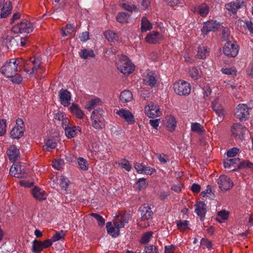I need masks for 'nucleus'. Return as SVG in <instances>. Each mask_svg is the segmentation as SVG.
Returning <instances> with one entry per match:
<instances>
[{"label":"nucleus","mask_w":253,"mask_h":253,"mask_svg":"<svg viewBox=\"0 0 253 253\" xmlns=\"http://www.w3.org/2000/svg\"><path fill=\"white\" fill-rule=\"evenodd\" d=\"M22 59H10L0 68V72L6 78L12 77L17 71V66L21 63Z\"/></svg>","instance_id":"nucleus-1"},{"label":"nucleus","mask_w":253,"mask_h":253,"mask_svg":"<svg viewBox=\"0 0 253 253\" xmlns=\"http://www.w3.org/2000/svg\"><path fill=\"white\" fill-rule=\"evenodd\" d=\"M116 64L118 70L124 75H129L134 70V65L125 55H121Z\"/></svg>","instance_id":"nucleus-2"},{"label":"nucleus","mask_w":253,"mask_h":253,"mask_svg":"<svg viewBox=\"0 0 253 253\" xmlns=\"http://www.w3.org/2000/svg\"><path fill=\"white\" fill-rule=\"evenodd\" d=\"M34 29L33 24L27 20H22L20 23L13 26L11 31L14 33H30Z\"/></svg>","instance_id":"nucleus-3"},{"label":"nucleus","mask_w":253,"mask_h":253,"mask_svg":"<svg viewBox=\"0 0 253 253\" xmlns=\"http://www.w3.org/2000/svg\"><path fill=\"white\" fill-rule=\"evenodd\" d=\"M175 92L179 95H188L191 92V86L189 83L184 81H179L173 84Z\"/></svg>","instance_id":"nucleus-4"},{"label":"nucleus","mask_w":253,"mask_h":253,"mask_svg":"<svg viewBox=\"0 0 253 253\" xmlns=\"http://www.w3.org/2000/svg\"><path fill=\"white\" fill-rule=\"evenodd\" d=\"M223 52L227 56L235 57L238 53L239 46L231 42H227L223 48Z\"/></svg>","instance_id":"nucleus-5"},{"label":"nucleus","mask_w":253,"mask_h":253,"mask_svg":"<svg viewBox=\"0 0 253 253\" xmlns=\"http://www.w3.org/2000/svg\"><path fill=\"white\" fill-rule=\"evenodd\" d=\"M232 135L236 139L242 140L246 132V128L241 124H235L231 128Z\"/></svg>","instance_id":"nucleus-6"},{"label":"nucleus","mask_w":253,"mask_h":253,"mask_svg":"<svg viewBox=\"0 0 253 253\" xmlns=\"http://www.w3.org/2000/svg\"><path fill=\"white\" fill-rule=\"evenodd\" d=\"M151 207V205L148 204H144L140 207L139 211L142 221L148 220L152 217L153 212Z\"/></svg>","instance_id":"nucleus-7"},{"label":"nucleus","mask_w":253,"mask_h":253,"mask_svg":"<svg viewBox=\"0 0 253 253\" xmlns=\"http://www.w3.org/2000/svg\"><path fill=\"white\" fill-rule=\"evenodd\" d=\"M145 114L149 118H154L159 116V106L154 102H150L145 107Z\"/></svg>","instance_id":"nucleus-8"},{"label":"nucleus","mask_w":253,"mask_h":253,"mask_svg":"<svg viewBox=\"0 0 253 253\" xmlns=\"http://www.w3.org/2000/svg\"><path fill=\"white\" fill-rule=\"evenodd\" d=\"M219 27L220 24L216 21H208L204 22L201 31L203 35H207L210 32L216 31Z\"/></svg>","instance_id":"nucleus-9"},{"label":"nucleus","mask_w":253,"mask_h":253,"mask_svg":"<svg viewBox=\"0 0 253 253\" xmlns=\"http://www.w3.org/2000/svg\"><path fill=\"white\" fill-rule=\"evenodd\" d=\"M249 108L247 105L239 104L236 107L235 115L236 117L240 120H245L249 115Z\"/></svg>","instance_id":"nucleus-10"},{"label":"nucleus","mask_w":253,"mask_h":253,"mask_svg":"<svg viewBox=\"0 0 253 253\" xmlns=\"http://www.w3.org/2000/svg\"><path fill=\"white\" fill-rule=\"evenodd\" d=\"M217 183L219 188L221 190H228L231 188L233 185V182L231 179L225 175H222L218 179Z\"/></svg>","instance_id":"nucleus-11"},{"label":"nucleus","mask_w":253,"mask_h":253,"mask_svg":"<svg viewBox=\"0 0 253 253\" xmlns=\"http://www.w3.org/2000/svg\"><path fill=\"white\" fill-rule=\"evenodd\" d=\"M116 114L125 120L128 124H133L135 122L133 114L128 110L121 109L117 111Z\"/></svg>","instance_id":"nucleus-12"},{"label":"nucleus","mask_w":253,"mask_h":253,"mask_svg":"<svg viewBox=\"0 0 253 253\" xmlns=\"http://www.w3.org/2000/svg\"><path fill=\"white\" fill-rule=\"evenodd\" d=\"M59 97L62 105L67 106L70 104L71 95L68 90L61 89L59 92Z\"/></svg>","instance_id":"nucleus-13"},{"label":"nucleus","mask_w":253,"mask_h":253,"mask_svg":"<svg viewBox=\"0 0 253 253\" xmlns=\"http://www.w3.org/2000/svg\"><path fill=\"white\" fill-rule=\"evenodd\" d=\"M9 172L14 177L22 178L25 174L24 167L21 164L14 165L11 167Z\"/></svg>","instance_id":"nucleus-14"},{"label":"nucleus","mask_w":253,"mask_h":253,"mask_svg":"<svg viewBox=\"0 0 253 253\" xmlns=\"http://www.w3.org/2000/svg\"><path fill=\"white\" fill-rule=\"evenodd\" d=\"M244 5L243 0H238L236 1L231 2L225 5V7L227 10L235 14L238 9L242 7Z\"/></svg>","instance_id":"nucleus-15"},{"label":"nucleus","mask_w":253,"mask_h":253,"mask_svg":"<svg viewBox=\"0 0 253 253\" xmlns=\"http://www.w3.org/2000/svg\"><path fill=\"white\" fill-rule=\"evenodd\" d=\"M7 154L9 160L12 162L16 161L19 158V149L15 145H11L9 147Z\"/></svg>","instance_id":"nucleus-16"},{"label":"nucleus","mask_w":253,"mask_h":253,"mask_svg":"<svg viewBox=\"0 0 253 253\" xmlns=\"http://www.w3.org/2000/svg\"><path fill=\"white\" fill-rule=\"evenodd\" d=\"M31 193L33 197L38 200H44L46 198L45 191L37 186L31 190Z\"/></svg>","instance_id":"nucleus-17"},{"label":"nucleus","mask_w":253,"mask_h":253,"mask_svg":"<svg viewBox=\"0 0 253 253\" xmlns=\"http://www.w3.org/2000/svg\"><path fill=\"white\" fill-rule=\"evenodd\" d=\"M161 39V34L156 31L149 33L145 38L146 41L149 43H156Z\"/></svg>","instance_id":"nucleus-18"},{"label":"nucleus","mask_w":253,"mask_h":253,"mask_svg":"<svg viewBox=\"0 0 253 253\" xmlns=\"http://www.w3.org/2000/svg\"><path fill=\"white\" fill-rule=\"evenodd\" d=\"M195 206L196 207L195 211L198 216H204L207 212L206 204L204 202L200 201L197 203Z\"/></svg>","instance_id":"nucleus-19"},{"label":"nucleus","mask_w":253,"mask_h":253,"mask_svg":"<svg viewBox=\"0 0 253 253\" xmlns=\"http://www.w3.org/2000/svg\"><path fill=\"white\" fill-rule=\"evenodd\" d=\"M212 107L213 110L219 117L223 116V107L220 103H219L218 99L216 98L212 102Z\"/></svg>","instance_id":"nucleus-20"},{"label":"nucleus","mask_w":253,"mask_h":253,"mask_svg":"<svg viewBox=\"0 0 253 253\" xmlns=\"http://www.w3.org/2000/svg\"><path fill=\"white\" fill-rule=\"evenodd\" d=\"M210 49L207 46L201 45L198 47L196 57L199 59H205L209 55Z\"/></svg>","instance_id":"nucleus-21"},{"label":"nucleus","mask_w":253,"mask_h":253,"mask_svg":"<svg viewBox=\"0 0 253 253\" xmlns=\"http://www.w3.org/2000/svg\"><path fill=\"white\" fill-rule=\"evenodd\" d=\"M189 74L191 78L194 80H197L201 78L202 71L198 67H191L189 68Z\"/></svg>","instance_id":"nucleus-22"},{"label":"nucleus","mask_w":253,"mask_h":253,"mask_svg":"<svg viewBox=\"0 0 253 253\" xmlns=\"http://www.w3.org/2000/svg\"><path fill=\"white\" fill-rule=\"evenodd\" d=\"M156 75L152 72H149L144 79L145 83L151 86H154L156 84L157 80L156 79Z\"/></svg>","instance_id":"nucleus-23"},{"label":"nucleus","mask_w":253,"mask_h":253,"mask_svg":"<svg viewBox=\"0 0 253 253\" xmlns=\"http://www.w3.org/2000/svg\"><path fill=\"white\" fill-rule=\"evenodd\" d=\"M80 130L81 128L79 126H69L65 129V132L66 136L69 138H71L75 137L78 131L80 132Z\"/></svg>","instance_id":"nucleus-24"},{"label":"nucleus","mask_w":253,"mask_h":253,"mask_svg":"<svg viewBox=\"0 0 253 253\" xmlns=\"http://www.w3.org/2000/svg\"><path fill=\"white\" fill-rule=\"evenodd\" d=\"M195 11H197L201 16H206L209 12V7L206 4L204 3L195 7Z\"/></svg>","instance_id":"nucleus-25"},{"label":"nucleus","mask_w":253,"mask_h":253,"mask_svg":"<svg viewBox=\"0 0 253 253\" xmlns=\"http://www.w3.org/2000/svg\"><path fill=\"white\" fill-rule=\"evenodd\" d=\"M133 98L131 92L128 90L122 91L120 94V98L122 102L126 103L132 100Z\"/></svg>","instance_id":"nucleus-26"},{"label":"nucleus","mask_w":253,"mask_h":253,"mask_svg":"<svg viewBox=\"0 0 253 253\" xmlns=\"http://www.w3.org/2000/svg\"><path fill=\"white\" fill-rule=\"evenodd\" d=\"M152 24L145 17L141 19V30L142 32H145L149 31L152 29Z\"/></svg>","instance_id":"nucleus-27"},{"label":"nucleus","mask_w":253,"mask_h":253,"mask_svg":"<svg viewBox=\"0 0 253 253\" xmlns=\"http://www.w3.org/2000/svg\"><path fill=\"white\" fill-rule=\"evenodd\" d=\"M24 128L17 127H13L10 131V136L12 138L18 139L21 137L23 135Z\"/></svg>","instance_id":"nucleus-28"},{"label":"nucleus","mask_w":253,"mask_h":253,"mask_svg":"<svg viewBox=\"0 0 253 253\" xmlns=\"http://www.w3.org/2000/svg\"><path fill=\"white\" fill-rule=\"evenodd\" d=\"M43 249L42 242L37 240H35L33 241L31 250L33 253L41 252Z\"/></svg>","instance_id":"nucleus-29"},{"label":"nucleus","mask_w":253,"mask_h":253,"mask_svg":"<svg viewBox=\"0 0 253 253\" xmlns=\"http://www.w3.org/2000/svg\"><path fill=\"white\" fill-rule=\"evenodd\" d=\"M127 216L128 215L127 214H124L121 217L119 222H114L115 228L118 230H120V228L124 227L125 224L128 222Z\"/></svg>","instance_id":"nucleus-30"},{"label":"nucleus","mask_w":253,"mask_h":253,"mask_svg":"<svg viewBox=\"0 0 253 253\" xmlns=\"http://www.w3.org/2000/svg\"><path fill=\"white\" fill-rule=\"evenodd\" d=\"M92 126L96 129H102L104 126V118H97L93 117Z\"/></svg>","instance_id":"nucleus-31"},{"label":"nucleus","mask_w":253,"mask_h":253,"mask_svg":"<svg viewBox=\"0 0 253 253\" xmlns=\"http://www.w3.org/2000/svg\"><path fill=\"white\" fill-rule=\"evenodd\" d=\"M107 233L110 234L113 237H116L119 235V230L117 229V231L116 232V230L115 227L112 225V223L111 222H108L106 223V226Z\"/></svg>","instance_id":"nucleus-32"},{"label":"nucleus","mask_w":253,"mask_h":253,"mask_svg":"<svg viewBox=\"0 0 253 253\" xmlns=\"http://www.w3.org/2000/svg\"><path fill=\"white\" fill-rule=\"evenodd\" d=\"M70 108L71 111L75 114L79 119H82L83 118L84 114L78 105L73 104Z\"/></svg>","instance_id":"nucleus-33"},{"label":"nucleus","mask_w":253,"mask_h":253,"mask_svg":"<svg viewBox=\"0 0 253 253\" xmlns=\"http://www.w3.org/2000/svg\"><path fill=\"white\" fill-rule=\"evenodd\" d=\"M166 120L167 127L170 131H173L176 125L175 119L172 116H169L166 118Z\"/></svg>","instance_id":"nucleus-34"},{"label":"nucleus","mask_w":253,"mask_h":253,"mask_svg":"<svg viewBox=\"0 0 253 253\" xmlns=\"http://www.w3.org/2000/svg\"><path fill=\"white\" fill-rule=\"evenodd\" d=\"M80 55L81 57L84 59H87L89 57L93 58L95 56L93 50L89 49H82Z\"/></svg>","instance_id":"nucleus-35"},{"label":"nucleus","mask_w":253,"mask_h":253,"mask_svg":"<svg viewBox=\"0 0 253 253\" xmlns=\"http://www.w3.org/2000/svg\"><path fill=\"white\" fill-rule=\"evenodd\" d=\"M57 144L55 140L53 139H48L44 145L43 146V150L50 151L52 149L55 148Z\"/></svg>","instance_id":"nucleus-36"},{"label":"nucleus","mask_w":253,"mask_h":253,"mask_svg":"<svg viewBox=\"0 0 253 253\" xmlns=\"http://www.w3.org/2000/svg\"><path fill=\"white\" fill-rule=\"evenodd\" d=\"M191 130L199 134H202L205 132L203 126L198 123L191 124Z\"/></svg>","instance_id":"nucleus-37"},{"label":"nucleus","mask_w":253,"mask_h":253,"mask_svg":"<svg viewBox=\"0 0 253 253\" xmlns=\"http://www.w3.org/2000/svg\"><path fill=\"white\" fill-rule=\"evenodd\" d=\"M12 7L10 4V3L6 4V5L3 7V8L1 9V12L0 14V18H3L6 17L8 15H9L11 11Z\"/></svg>","instance_id":"nucleus-38"},{"label":"nucleus","mask_w":253,"mask_h":253,"mask_svg":"<svg viewBox=\"0 0 253 253\" xmlns=\"http://www.w3.org/2000/svg\"><path fill=\"white\" fill-rule=\"evenodd\" d=\"M104 35L108 41L114 42L118 40V37L117 34L113 31H106L104 32Z\"/></svg>","instance_id":"nucleus-39"},{"label":"nucleus","mask_w":253,"mask_h":253,"mask_svg":"<svg viewBox=\"0 0 253 253\" xmlns=\"http://www.w3.org/2000/svg\"><path fill=\"white\" fill-rule=\"evenodd\" d=\"M7 40L9 41V43L11 47H16L19 45L21 37L19 36H16L14 37H11L8 38Z\"/></svg>","instance_id":"nucleus-40"},{"label":"nucleus","mask_w":253,"mask_h":253,"mask_svg":"<svg viewBox=\"0 0 253 253\" xmlns=\"http://www.w3.org/2000/svg\"><path fill=\"white\" fill-rule=\"evenodd\" d=\"M129 15L125 12H119L116 16V20L120 23L127 22Z\"/></svg>","instance_id":"nucleus-41"},{"label":"nucleus","mask_w":253,"mask_h":253,"mask_svg":"<svg viewBox=\"0 0 253 253\" xmlns=\"http://www.w3.org/2000/svg\"><path fill=\"white\" fill-rule=\"evenodd\" d=\"M176 225L178 229L181 231L189 228V221L187 220H178L176 222Z\"/></svg>","instance_id":"nucleus-42"},{"label":"nucleus","mask_w":253,"mask_h":253,"mask_svg":"<svg viewBox=\"0 0 253 253\" xmlns=\"http://www.w3.org/2000/svg\"><path fill=\"white\" fill-rule=\"evenodd\" d=\"M153 234L152 231H149L145 233L140 239V243L142 244L148 243Z\"/></svg>","instance_id":"nucleus-43"},{"label":"nucleus","mask_w":253,"mask_h":253,"mask_svg":"<svg viewBox=\"0 0 253 253\" xmlns=\"http://www.w3.org/2000/svg\"><path fill=\"white\" fill-rule=\"evenodd\" d=\"M74 31V27L72 25L68 24L65 28L62 29L61 34L63 36H67L71 34Z\"/></svg>","instance_id":"nucleus-44"},{"label":"nucleus","mask_w":253,"mask_h":253,"mask_svg":"<svg viewBox=\"0 0 253 253\" xmlns=\"http://www.w3.org/2000/svg\"><path fill=\"white\" fill-rule=\"evenodd\" d=\"M100 101H101L99 98L91 99L87 103L86 108L90 111L91 109H94L97 104L100 103Z\"/></svg>","instance_id":"nucleus-45"},{"label":"nucleus","mask_w":253,"mask_h":253,"mask_svg":"<svg viewBox=\"0 0 253 253\" xmlns=\"http://www.w3.org/2000/svg\"><path fill=\"white\" fill-rule=\"evenodd\" d=\"M78 162L80 168L82 169L86 170L88 169V165L87 161L85 159L83 158H79L78 159Z\"/></svg>","instance_id":"nucleus-46"},{"label":"nucleus","mask_w":253,"mask_h":253,"mask_svg":"<svg viewBox=\"0 0 253 253\" xmlns=\"http://www.w3.org/2000/svg\"><path fill=\"white\" fill-rule=\"evenodd\" d=\"M90 215L95 218L97 221L98 224L99 226H103L105 224V219L102 216L96 213H91Z\"/></svg>","instance_id":"nucleus-47"},{"label":"nucleus","mask_w":253,"mask_h":253,"mask_svg":"<svg viewBox=\"0 0 253 253\" xmlns=\"http://www.w3.org/2000/svg\"><path fill=\"white\" fill-rule=\"evenodd\" d=\"M104 113V112L102 109L98 108L93 111L91 115V118H93V117L97 118H103V116Z\"/></svg>","instance_id":"nucleus-48"},{"label":"nucleus","mask_w":253,"mask_h":253,"mask_svg":"<svg viewBox=\"0 0 253 253\" xmlns=\"http://www.w3.org/2000/svg\"><path fill=\"white\" fill-rule=\"evenodd\" d=\"M65 235V233L62 230L59 232H56V233L51 237L52 241L53 242L57 241L63 238Z\"/></svg>","instance_id":"nucleus-49"},{"label":"nucleus","mask_w":253,"mask_h":253,"mask_svg":"<svg viewBox=\"0 0 253 253\" xmlns=\"http://www.w3.org/2000/svg\"><path fill=\"white\" fill-rule=\"evenodd\" d=\"M221 72L222 73L228 75H236L237 71L234 68H222Z\"/></svg>","instance_id":"nucleus-50"},{"label":"nucleus","mask_w":253,"mask_h":253,"mask_svg":"<svg viewBox=\"0 0 253 253\" xmlns=\"http://www.w3.org/2000/svg\"><path fill=\"white\" fill-rule=\"evenodd\" d=\"M134 167L137 171L140 173H145V174H149L150 172L149 171H146L144 170V166L142 165V163H135L134 165Z\"/></svg>","instance_id":"nucleus-51"},{"label":"nucleus","mask_w":253,"mask_h":253,"mask_svg":"<svg viewBox=\"0 0 253 253\" xmlns=\"http://www.w3.org/2000/svg\"><path fill=\"white\" fill-rule=\"evenodd\" d=\"M119 166L123 168H124L126 170L129 171L130 170L131 166L130 165L129 162L126 159H124L120 163H118Z\"/></svg>","instance_id":"nucleus-52"},{"label":"nucleus","mask_w":253,"mask_h":253,"mask_svg":"<svg viewBox=\"0 0 253 253\" xmlns=\"http://www.w3.org/2000/svg\"><path fill=\"white\" fill-rule=\"evenodd\" d=\"M6 123L5 119H0V136L3 135L6 132Z\"/></svg>","instance_id":"nucleus-53"},{"label":"nucleus","mask_w":253,"mask_h":253,"mask_svg":"<svg viewBox=\"0 0 253 253\" xmlns=\"http://www.w3.org/2000/svg\"><path fill=\"white\" fill-rule=\"evenodd\" d=\"M69 180L64 177H62L60 179V186L64 190H66L69 185Z\"/></svg>","instance_id":"nucleus-54"},{"label":"nucleus","mask_w":253,"mask_h":253,"mask_svg":"<svg viewBox=\"0 0 253 253\" xmlns=\"http://www.w3.org/2000/svg\"><path fill=\"white\" fill-rule=\"evenodd\" d=\"M136 185L139 190L144 189L147 185L146 179L143 178L139 179L136 182Z\"/></svg>","instance_id":"nucleus-55"},{"label":"nucleus","mask_w":253,"mask_h":253,"mask_svg":"<svg viewBox=\"0 0 253 253\" xmlns=\"http://www.w3.org/2000/svg\"><path fill=\"white\" fill-rule=\"evenodd\" d=\"M200 243L201 245L204 246V248L206 247L208 249H211L212 248V243L208 239L202 238Z\"/></svg>","instance_id":"nucleus-56"},{"label":"nucleus","mask_w":253,"mask_h":253,"mask_svg":"<svg viewBox=\"0 0 253 253\" xmlns=\"http://www.w3.org/2000/svg\"><path fill=\"white\" fill-rule=\"evenodd\" d=\"M145 253H158L157 248L153 245H148L145 248Z\"/></svg>","instance_id":"nucleus-57"},{"label":"nucleus","mask_w":253,"mask_h":253,"mask_svg":"<svg viewBox=\"0 0 253 253\" xmlns=\"http://www.w3.org/2000/svg\"><path fill=\"white\" fill-rule=\"evenodd\" d=\"M122 7L126 11L129 12H132L137 10V8L135 5H128L126 3H123L122 4Z\"/></svg>","instance_id":"nucleus-58"},{"label":"nucleus","mask_w":253,"mask_h":253,"mask_svg":"<svg viewBox=\"0 0 253 253\" xmlns=\"http://www.w3.org/2000/svg\"><path fill=\"white\" fill-rule=\"evenodd\" d=\"M239 150L237 148H232L227 152V156L228 157H234L239 152Z\"/></svg>","instance_id":"nucleus-59"},{"label":"nucleus","mask_w":253,"mask_h":253,"mask_svg":"<svg viewBox=\"0 0 253 253\" xmlns=\"http://www.w3.org/2000/svg\"><path fill=\"white\" fill-rule=\"evenodd\" d=\"M246 167L253 169V164L248 161H244L240 163L239 166V168L241 169Z\"/></svg>","instance_id":"nucleus-60"},{"label":"nucleus","mask_w":253,"mask_h":253,"mask_svg":"<svg viewBox=\"0 0 253 253\" xmlns=\"http://www.w3.org/2000/svg\"><path fill=\"white\" fill-rule=\"evenodd\" d=\"M230 31L228 28H224L222 31V38L223 41H227L229 39Z\"/></svg>","instance_id":"nucleus-61"},{"label":"nucleus","mask_w":253,"mask_h":253,"mask_svg":"<svg viewBox=\"0 0 253 253\" xmlns=\"http://www.w3.org/2000/svg\"><path fill=\"white\" fill-rule=\"evenodd\" d=\"M12 79L11 81L15 84H20L23 80L22 77L20 75L15 74L12 76V77H10Z\"/></svg>","instance_id":"nucleus-62"},{"label":"nucleus","mask_w":253,"mask_h":253,"mask_svg":"<svg viewBox=\"0 0 253 253\" xmlns=\"http://www.w3.org/2000/svg\"><path fill=\"white\" fill-rule=\"evenodd\" d=\"M217 216L225 220L228 218L229 213L225 210H222L218 212Z\"/></svg>","instance_id":"nucleus-63"},{"label":"nucleus","mask_w":253,"mask_h":253,"mask_svg":"<svg viewBox=\"0 0 253 253\" xmlns=\"http://www.w3.org/2000/svg\"><path fill=\"white\" fill-rule=\"evenodd\" d=\"M63 165V161L59 160H55L52 163V166L57 169H60Z\"/></svg>","instance_id":"nucleus-64"}]
</instances>
